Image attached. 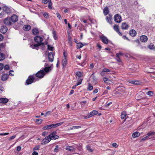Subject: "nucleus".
Instances as JSON below:
<instances>
[{
	"instance_id": "obj_58",
	"label": "nucleus",
	"mask_w": 155,
	"mask_h": 155,
	"mask_svg": "<svg viewBox=\"0 0 155 155\" xmlns=\"http://www.w3.org/2000/svg\"><path fill=\"white\" fill-rule=\"evenodd\" d=\"M149 137L148 136V135H147L146 137H143V138L141 140V141H143V140H146L148 138H149Z\"/></svg>"
},
{
	"instance_id": "obj_15",
	"label": "nucleus",
	"mask_w": 155,
	"mask_h": 155,
	"mask_svg": "<svg viewBox=\"0 0 155 155\" xmlns=\"http://www.w3.org/2000/svg\"><path fill=\"white\" fill-rule=\"evenodd\" d=\"M23 29L25 31H29L31 29V27L29 25H26L23 26Z\"/></svg>"
},
{
	"instance_id": "obj_5",
	"label": "nucleus",
	"mask_w": 155,
	"mask_h": 155,
	"mask_svg": "<svg viewBox=\"0 0 155 155\" xmlns=\"http://www.w3.org/2000/svg\"><path fill=\"white\" fill-rule=\"evenodd\" d=\"M43 40V39L41 37L37 36L34 38L35 41L37 43L40 44L42 43Z\"/></svg>"
},
{
	"instance_id": "obj_63",
	"label": "nucleus",
	"mask_w": 155,
	"mask_h": 155,
	"mask_svg": "<svg viewBox=\"0 0 155 155\" xmlns=\"http://www.w3.org/2000/svg\"><path fill=\"white\" fill-rule=\"evenodd\" d=\"M51 114V112L50 111H48L45 114L44 116V117H46V116L48 115H49Z\"/></svg>"
},
{
	"instance_id": "obj_50",
	"label": "nucleus",
	"mask_w": 155,
	"mask_h": 155,
	"mask_svg": "<svg viewBox=\"0 0 155 155\" xmlns=\"http://www.w3.org/2000/svg\"><path fill=\"white\" fill-rule=\"evenodd\" d=\"M110 71V70L107 68H104L102 70V71L103 72H108Z\"/></svg>"
},
{
	"instance_id": "obj_4",
	"label": "nucleus",
	"mask_w": 155,
	"mask_h": 155,
	"mask_svg": "<svg viewBox=\"0 0 155 155\" xmlns=\"http://www.w3.org/2000/svg\"><path fill=\"white\" fill-rule=\"evenodd\" d=\"M56 134L57 132L55 131H54L50 134L49 136L51 140H55L59 138V136L56 135Z\"/></svg>"
},
{
	"instance_id": "obj_23",
	"label": "nucleus",
	"mask_w": 155,
	"mask_h": 155,
	"mask_svg": "<svg viewBox=\"0 0 155 155\" xmlns=\"http://www.w3.org/2000/svg\"><path fill=\"white\" fill-rule=\"evenodd\" d=\"M112 18L111 16L110 15H109V16H107L106 17V20L107 21V22L109 23L110 24H111V19Z\"/></svg>"
},
{
	"instance_id": "obj_52",
	"label": "nucleus",
	"mask_w": 155,
	"mask_h": 155,
	"mask_svg": "<svg viewBox=\"0 0 155 155\" xmlns=\"http://www.w3.org/2000/svg\"><path fill=\"white\" fill-rule=\"evenodd\" d=\"M4 69L5 70H8L9 69V67L8 65H6L4 67Z\"/></svg>"
},
{
	"instance_id": "obj_45",
	"label": "nucleus",
	"mask_w": 155,
	"mask_h": 155,
	"mask_svg": "<svg viewBox=\"0 0 155 155\" xmlns=\"http://www.w3.org/2000/svg\"><path fill=\"white\" fill-rule=\"evenodd\" d=\"M44 139L46 140H47L49 142H50L51 140L49 135L46 137Z\"/></svg>"
},
{
	"instance_id": "obj_28",
	"label": "nucleus",
	"mask_w": 155,
	"mask_h": 155,
	"mask_svg": "<svg viewBox=\"0 0 155 155\" xmlns=\"http://www.w3.org/2000/svg\"><path fill=\"white\" fill-rule=\"evenodd\" d=\"M67 64V61L66 58H64L63 59L62 61V66L64 67L66 66Z\"/></svg>"
},
{
	"instance_id": "obj_37",
	"label": "nucleus",
	"mask_w": 155,
	"mask_h": 155,
	"mask_svg": "<svg viewBox=\"0 0 155 155\" xmlns=\"http://www.w3.org/2000/svg\"><path fill=\"white\" fill-rule=\"evenodd\" d=\"M76 75L79 78H80L82 76L81 72L79 71L77 72L76 73Z\"/></svg>"
},
{
	"instance_id": "obj_60",
	"label": "nucleus",
	"mask_w": 155,
	"mask_h": 155,
	"mask_svg": "<svg viewBox=\"0 0 155 155\" xmlns=\"http://www.w3.org/2000/svg\"><path fill=\"white\" fill-rule=\"evenodd\" d=\"M42 2L45 4H46L48 2V0H42Z\"/></svg>"
},
{
	"instance_id": "obj_44",
	"label": "nucleus",
	"mask_w": 155,
	"mask_h": 155,
	"mask_svg": "<svg viewBox=\"0 0 155 155\" xmlns=\"http://www.w3.org/2000/svg\"><path fill=\"white\" fill-rule=\"evenodd\" d=\"M41 45L40 44L37 43L36 44H35L34 45V46L35 47V48L37 50H38V47Z\"/></svg>"
},
{
	"instance_id": "obj_39",
	"label": "nucleus",
	"mask_w": 155,
	"mask_h": 155,
	"mask_svg": "<svg viewBox=\"0 0 155 155\" xmlns=\"http://www.w3.org/2000/svg\"><path fill=\"white\" fill-rule=\"evenodd\" d=\"M116 58L117 61L118 62H121V60L120 57L118 56V54H116Z\"/></svg>"
},
{
	"instance_id": "obj_17",
	"label": "nucleus",
	"mask_w": 155,
	"mask_h": 155,
	"mask_svg": "<svg viewBox=\"0 0 155 155\" xmlns=\"http://www.w3.org/2000/svg\"><path fill=\"white\" fill-rule=\"evenodd\" d=\"M51 69L52 68L51 67L49 66L45 67L43 70L44 71L45 74L46 73L49 72Z\"/></svg>"
},
{
	"instance_id": "obj_19",
	"label": "nucleus",
	"mask_w": 155,
	"mask_h": 155,
	"mask_svg": "<svg viewBox=\"0 0 155 155\" xmlns=\"http://www.w3.org/2000/svg\"><path fill=\"white\" fill-rule=\"evenodd\" d=\"M8 101V99L6 98H0V103L2 104H5Z\"/></svg>"
},
{
	"instance_id": "obj_35",
	"label": "nucleus",
	"mask_w": 155,
	"mask_h": 155,
	"mask_svg": "<svg viewBox=\"0 0 155 155\" xmlns=\"http://www.w3.org/2000/svg\"><path fill=\"white\" fill-rule=\"evenodd\" d=\"M49 142H48L47 140H45L44 139L42 140V141L41 142V144L42 145H43L45 144L48 143Z\"/></svg>"
},
{
	"instance_id": "obj_26",
	"label": "nucleus",
	"mask_w": 155,
	"mask_h": 155,
	"mask_svg": "<svg viewBox=\"0 0 155 155\" xmlns=\"http://www.w3.org/2000/svg\"><path fill=\"white\" fill-rule=\"evenodd\" d=\"M103 12L104 14L105 15H107L108 14L109 12V11L108 7H106L104 8L103 11Z\"/></svg>"
},
{
	"instance_id": "obj_36",
	"label": "nucleus",
	"mask_w": 155,
	"mask_h": 155,
	"mask_svg": "<svg viewBox=\"0 0 155 155\" xmlns=\"http://www.w3.org/2000/svg\"><path fill=\"white\" fill-rule=\"evenodd\" d=\"M87 89L89 91H91L93 89V86L90 83H89Z\"/></svg>"
},
{
	"instance_id": "obj_30",
	"label": "nucleus",
	"mask_w": 155,
	"mask_h": 155,
	"mask_svg": "<svg viewBox=\"0 0 155 155\" xmlns=\"http://www.w3.org/2000/svg\"><path fill=\"white\" fill-rule=\"evenodd\" d=\"M148 48L151 50H155V46L153 44H151L148 46Z\"/></svg>"
},
{
	"instance_id": "obj_47",
	"label": "nucleus",
	"mask_w": 155,
	"mask_h": 155,
	"mask_svg": "<svg viewBox=\"0 0 155 155\" xmlns=\"http://www.w3.org/2000/svg\"><path fill=\"white\" fill-rule=\"evenodd\" d=\"M81 128L80 126H74L71 127V129H77Z\"/></svg>"
},
{
	"instance_id": "obj_16",
	"label": "nucleus",
	"mask_w": 155,
	"mask_h": 155,
	"mask_svg": "<svg viewBox=\"0 0 155 155\" xmlns=\"http://www.w3.org/2000/svg\"><path fill=\"white\" fill-rule=\"evenodd\" d=\"M130 35L132 37H134L136 36L137 32L134 30H131L129 31Z\"/></svg>"
},
{
	"instance_id": "obj_10",
	"label": "nucleus",
	"mask_w": 155,
	"mask_h": 155,
	"mask_svg": "<svg viewBox=\"0 0 155 155\" xmlns=\"http://www.w3.org/2000/svg\"><path fill=\"white\" fill-rule=\"evenodd\" d=\"M147 37L144 35H142L140 37V40L141 41L143 42H146L148 40Z\"/></svg>"
},
{
	"instance_id": "obj_2",
	"label": "nucleus",
	"mask_w": 155,
	"mask_h": 155,
	"mask_svg": "<svg viewBox=\"0 0 155 155\" xmlns=\"http://www.w3.org/2000/svg\"><path fill=\"white\" fill-rule=\"evenodd\" d=\"M45 75V72L43 70L39 71L36 74L35 76L39 78H43Z\"/></svg>"
},
{
	"instance_id": "obj_6",
	"label": "nucleus",
	"mask_w": 155,
	"mask_h": 155,
	"mask_svg": "<svg viewBox=\"0 0 155 155\" xmlns=\"http://www.w3.org/2000/svg\"><path fill=\"white\" fill-rule=\"evenodd\" d=\"M5 24L7 25H10L12 24V22L11 18L9 17H7L4 20Z\"/></svg>"
},
{
	"instance_id": "obj_25",
	"label": "nucleus",
	"mask_w": 155,
	"mask_h": 155,
	"mask_svg": "<svg viewBox=\"0 0 155 155\" xmlns=\"http://www.w3.org/2000/svg\"><path fill=\"white\" fill-rule=\"evenodd\" d=\"M98 113V112L97 111L95 110H93L89 114L91 117L97 114Z\"/></svg>"
},
{
	"instance_id": "obj_7",
	"label": "nucleus",
	"mask_w": 155,
	"mask_h": 155,
	"mask_svg": "<svg viewBox=\"0 0 155 155\" xmlns=\"http://www.w3.org/2000/svg\"><path fill=\"white\" fill-rule=\"evenodd\" d=\"M12 23L15 22H17L18 20V17L15 15H13L10 18Z\"/></svg>"
},
{
	"instance_id": "obj_51",
	"label": "nucleus",
	"mask_w": 155,
	"mask_h": 155,
	"mask_svg": "<svg viewBox=\"0 0 155 155\" xmlns=\"http://www.w3.org/2000/svg\"><path fill=\"white\" fill-rule=\"evenodd\" d=\"M86 147H87V149L88 151H90L91 152H92L93 150H92V149H91V147L90 146H89L88 145Z\"/></svg>"
},
{
	"instance_id": "obj_8",
	"label": "nucleus",
	"mask_w": 155,
	"mask_h": 155,
	"mask_svg": "<svg viewBox=\"0 0 155 155\" xmlns=\"http://www.w3.org/2000/svg\"><path fill=\"white\" fill-rule=\"evenodd\" d=\"M2 9L7 14H9L11 13L10 9L6 6L2 7Z\"/></svg>"
},
{
	"instance_id": "obj_33",
	"label": "nucleus",
	"mask_w": 155,
	"mask_h": 155,
	"mask_svg": "<svg viewBox=\"0 0 155 155\" xmlns=\"http://www.w3.org/2000/svg\"><path fill=\"white\" fill-rule=\"evenodd\" d=\"M48 8L50 9H51L52 8V3L51 1V0H48Z\"/></svg>"
},
{
	"instance_id": "obj_59",
	"label": "nucleus",
	"mask_w": 155,
	"mask_h": 155,
	"mask_svg": "<svg viewBox=\"0 0 155 155\" xmlns=\"http://www.w3.org/2000/svg\"><path fill=\"white\" fill-rule=\"evenodd\" d=\"M112 146L114 147H118V145H117V144L116 143H113L112 144Z\"/></svg>"
},
{
	"instance_id": "obj_3",
	"label": "nucleus",
	"mask_w": 155,
	"mask_h": 155,
	"mask_svg": "<svg viewBox=\"0 0 155 155\" xmlns=\"http://www.w3.org/2000/svg\"><path fill=\"white\" fill-rule=\"evenodd\" d=\"M114 21L117 23H120L122 20L121 16L119 14L115 15L114 16Z\"/></svg>"
},
{
	"instance_id": "obj_55",
	"label": "nucleus",
	"mask_w": 155,
	"mask_h": 155,
	"mask_svg": "<svg viewBox=\"0 0 155 155\" xmlns=\"http://www.w3.org/2000/svg\"><path fill=\"white\" fill-rule=\"evenodd\" d=\"M40 44L41 45H42V49L43 50H44L45 48V47L44 43L42 42Z\"/></svg>"
},
{
	"instance_id": "obj_11",
	"label": "nucleus",
	"mask_w": 155,
	"mask_h": 155,
	"mask_svg": "<svg viewBox=\"0 0 155 155\" xmlns=\"http://www.w3.org/2000/svg\"><path fill=\"white\" fill-rule=\"evenodd\" d=\"M113 28L114 30L117 33L120 35H122V34L119 31V26L118 25H115L114 26Z\"/></svg>"
},
{
	"instance_id": "obj_49",
	"label": "nucleus",
	"mask_w": 155,
	"mask_h": 155,
	"mask_svg": "<svg viewBox=\"0 0 155 155\" xmlns=\"http://www.w3.org/2000/svg\"><path fill=\"white\" fill-rule=\"evenodd\" d=\"M43 120L41 119H38L36 120V122H38V124H41L42 121Z\"/></svg>"
},
{
	"instance_id": "obj_40",
	"label": "nucleus",
	"mask_w": 155,
	"mask_h": 155,
	"mask_svg": "<svg viewBox=\"0 0 155 155\" xmlns=\"http://www.w3.org/2000/svg\"><path fill=\"white\" fill-rule=\"evenodd\" d=\"M60 148L58 147V145H56L55 146V148L54 149V152L56 153H57L58 152Z\"/></svg>"
},
{
	"instance_id": "obj_32",
	"label": "nucleus",
	"mask_w": 155,
	"mask_h": 155,
	"mask_svg": "<svg viewBox=\"0 0 155 155\" xmlns=\"http://www.w3.org/2000/svg\"><path fill=\"white\" fill-rule=\"evenodd\" d=\"M5 59V55L3 53H0V61Z\"/></svg>"
},
{
	"instance_id": "obj_62",
	"label": "nucleus",
	"mask_w": 155,
	"mask_h": 155,
	"mask_svg": "<svg viewBox=\"0 0 155 155\" xmlns=\"http://www.w3.org/2000/svg\"><path fill=\"white\" fill-rule=\"evenodd\" d=\"M21 149V147L20 146H18L17 147V150L18 151H19Z\"/></svg>"
},
{
	"instance_id": "obj_46",
	"label": "nucleus",
	"mask_w": 155,
	"mask_h": 155,
	"mask_svg": "<svg viewBox=\"0 0 155 155\" xmlns=\"http://www.w3.org/2000/svg\"><path fill=\"white\" fill-rule=\"evenodd\" d=\"M42 129L44 130H46L47 129H50V128L49 125H47L45 126L44 127H43Z\"/></svg>"
},
{
	"instance_id": "obj_20",
	"label": "nucleus",
	"mask_w": 155,
	"mask_h": 155,
	"mask_svg": "<svg viewBox=\"0 0 155 155\" xmlns=\"http://www.w3.org/2000/svg\"><path fill=\"white\" fill-rule=\"evenodd\" d=\"M65 149L67 150L72 152L74 151L75 149L74 148L71 146L66 147Z\"/></svg>"
},
{
	"instance_id": "obj_41",
	"label": "nucleus",
	"mask_w": 155,
	"mask_h": 155,
	"mask_svg": "<svg viewBox=\"0 0 155 155\" xmlns=\"http://www.w3.org/2000/svg\"><path fill=\"white\" fill-rule=\"evenodd\" d=\"M54 38L55 40H56L57 38V37L56 35V32L55 31H53L52 32Z\"/></svg>"
},
{
	"instance_id": "obj_18",
	"label": "nucleus",
	"mask_w": 155,
	"mask_h": 155,
	"mask_svg": "<svg viewBox=\"0 0 155 155\" xmlns=\"http://www.w3.org/2000/svg\"><path fill=\"white\" fill-rule=\"evenodd\" d=\"M129 26L126 23L124 22L122 24L121 28L123 29H127L128 28Z\"/></svg>"
},
{
	"instance_id": "obj_42",
	"label": "nucleus",
	"mask_w": 155,
	"mask_h": 155,
	"mask_svg": "<svg viewBox=\"0 0 155 155\" xmlns=\"http://www.w3.org/2000/svg\"><path fill=\"white\" fill-rule=\"evenodd\" d=\"M153 92L152 91H149L147 93V94L149 96H152L153 94Z\"/></svg>"
},
{
	"instance_id": "obj_27",
	"label": "nucleus",
	"mask_w": 155,
	"mask_h": 155,
	"mask_svg": "<svg viewBox=\"0 0 155 155\" xmlns=\"http://www.w3.org/2000/svg\"><path fill=\"white\" fill-rule=\"evenodd\" d=\"M140 133L138 132H135L132 134V137L134 138H136L140 135Z\"/></svg>"
},
{
	"instance_id": "obj_54",
	"label": "nucleus",
	"mask_w": 155,
	"mask_h": 155,
	"mask_svg": "<svg viewBox=\"0 0 155 155\" xmlns=\"http://www.w3.org/2000/svg\"><path fill=\"white\" fill-rule=\"evenodd\" d=\"M56 15L57 16V17L59 19H62V17L61 15L58 12L56 13Z\"/></svg>"
},
{
	"instance_id": "obj_43",
	"label": "nucleus",
	"mask_w": 155,
	"mask_h": 155,
	"mask_svg": "<svg viewBox=\"0 0 155 155\" xmlns=\"http://www.w3.org/2000/svg\"><path fill=\"white\" fill-rule=\"evenodd\" d=\"M155 134V132H151L148 133L147 134V135H148L149 137Z\"/></svg>"
},
{
	"instance_id": "obj_1",
	"label": "nucleus",
	"mask_w": 155,
	"mask_h": 155,
	"mask_svg": "<svg viewBox=\"0 0 155 155\" xmlns=\"http://www.w3.org/2000/svg\"><path fill=\"white\" fill-rule=\"evenodd\" d=\"M35 80V77L33 75L29 76L26 81V84L29 85L32 83Z\"/></svg>"
},
{
	"instance_id": "obj_9",
	"label": "nucleus",
	"mask_w": 155,
	"mask_h": 155,
	"mask_svg": "<svg viewBox=\"0 0 155 155\" xmlns=\"http://www.w3.org/2000/svg\"><path fill=\"white\" fill-rule=\"evenodd\" d=\"M100 38L104 43L105 44L108 43V40L106 37L104 36H100Z\"/></svg>"
},
{
	"instance_id": "obj_12",
	"label": "nucleus",
	"mask_w": 155,
	"mask_h": 155,
	"mask_svg": "<svg viewBox=\"0 0 155 155\" xmlns=\"http://www.w3.org/2000/svg\"><path fill=\"white\" fill-rule=\"evenodd\" d=\"M63 122L58 123L56 124H51L49 125L50 129L52 128H54L57 127L60 125H61L63 124Z\"/></svg>"
},
{
	"instance_id": "obj_53",
	"label": "nucleus",
	"mask_w": 155,
	"mask_h": 155,
	"mask_svg": "<svg viewBox=\"0 0 155 155\" xmlns=\"http://www.w3.org/2000/svg\"><path fill=\"white\" fill-rule=\"evenodd\" d=\"M103 80L105 83H107V81H110L108 78L106 77H104L103 78Z\"/></svg>"
},
{
	"instance_id": "obj_14",
	"label": "nucleus",
	"mask_w": 155,
	"mask_h": 155,
	"mask_svg": "<svg viewBox=\"0 0 155 155\" xmlns=\"http://www.w3.org/2000/svg\"><path fill=\"white\" fill-rule=\"evenodd\" d=\"M7 30L8 28L7 27L5 26H2L0 29V31L2 33H5L7 32Z\"/></svg>"
},
{
	"instance_id": "obj_22",
	"label": "nucleus",
	"mask_w": 155,
	"mask_h": 155,
	"mask_svg": "<svg viewBox=\"0 0 155 155\" xmlns=\"http://www.w3.org/2000/svg\"><path fill=\"white\" fill-rule=\"evenodd\" d=\"M8 78V74H3L2 77V80L3 81H6Z\"/></svg>"
},
{
	"instance_id": "obj_31",
	"label": "nucleus",
	"mask_w": 155,
	"mask_h": 155,
	"mask_svg": "<svg viewBox=\"0 0 155 155\" xmlns=\"http://www.w3.org/2000/svg\"><path fill=\"white\" fill-rule=\"evenodd\" d=\"M127 114L125 112H122L121 115V117L122 119H123L125 118Z\"/></svg>"
},
{
	"instance_id": "obj_56",
	"label": "nucleus",
	"mask_w": 155,
	"mask_h": 155,
	"mask_svg": "<svg viewBox=\"0 0 155 155\" xmlns=\"http://www.w3.org/2000/svg\"><path fill=\"white\" fill-rule=\"evenodd\" d=\"M44 16L46 18H47L48 17V15L47 13H45L43 14Z\"/></svg>"
},
{
	"instance_id": "obj_21",
	"label": "nucleus",
	"mask_w": 155,
	"mask_h": 155,
	"mask_svg": "<svg viewBox=\"0 0 155 155\" xmlns=\"http://www.w3.org/2000/svg\"><path fill=\"white\" fill-rule=\"evenodd\" d=\"M5 45L4 43H2L0 44V53L2 52V51H4L5 49Z\"/></svg>"
},
{
	"instance_id": "obj_34",
	"label": "nucleus",
	"mask_w": 155,
	"mask_h": 155,
	"mask_svg": "<svg viewBox=\"0 0 155 155\" xmlns=\"http://www.w3.org/2000/svg\"><path fill=\"white\" fill-rule=\"evenodd\" d=\"M78 81L76 84V85H77V86H78L81 84L82 81L83 80V79L82 78H78Z\"/></svg>"
},
{
	"instance_id": "obj_48",
	"label": "nucleus",
	"mask_w": 155,
	"mask_h": 155,
	"mask_svg": "<svg viewBox=\"0 0 155 155\" xmlns=\"http://www.w3.org/2000/svg\"><path fill=\"white\" fill-rule=\"evenodd\" d=\"M53 48V47L51 46L50 45H48V49L50 51H52Z\"/></svg>"
},
{
	"instance_id": "obj_24",
	"label": "nucleus",
	"mask_w": 155,
	"mask_h": 155,
	"mask_svg": "<svg viewBox=\"0 0 155 155\" xmlns=\"http://www.w3.org/2000/svg\"><path fill=\"white\" fill-rule=\"evenodd\" d=\"M32 32L34 35H37L39 33L38 30L36 28L33 29L32 30Z\"/></svg>"
},
{
	"instance_id": "obj_13",
	"label": "nucleus",
	"mask_w": 155,
	"mask_h": 155,
	"mask_svg": "<svg viewBox=\"0 0 155 155\" xmlns=\"http://www.w3.org/2000/svg\"><path fill=\"white\" fill-rule=\"evenodd\" d=\"M54 54L52 52H50L48 54V59L50 62H52L54 60Z\"/></svg>"
},
{
	"instance_id": "obj_38",
	"label": "nucleus",
	"mask_w": 155,
	"mask_h": 155,
	"mask_svg": "<svg viewBox=\"0 0 155 155\" xmlns=\"http://www.w3.org/2000/svg\"><path fill=\"white\" fill-rule=\"evenodd\" d=\"M130 82L131 84H135V85H138L139 84V82L137 81H130Z\"/></svg>"
},
{
	"instance_id": "obj_29",
	"label": "nucleus",
	"mask_w": 155,
	"mask_h": 155,
	"mask_svg": "<svg viewBox=\"0 0 155 155\" xmlns=\"http://www.w3.org/2000/svg\"><path fill=\"white\" fill-rule=\"evenodd\" d=\"M84 46L83 44L81 42H79L77 43L76 48L77 49L80 48H82Z\"/></svg>"
},
{
	"instance_id": "obj_64",
	"label": "nucleus",
	"mask_w": 155,
	"mask_h": 155,
	"mask_svg": "<svg viewBox=\"0 0 155 155\" xmlns=\"http://www.w3.org/2000/svg\"><path fill=\"white\" fill-rule=\"evenodd\" d=\"M38 153L36 151H34L32 153V155H38Z\"/></svg>"
},
{
	"instance_id": "obj_57",
	"label": "nucleus",
	"mask_w": 155,
	"mask_h": 155,
	"mask_svg": "<svg viewBox=\"0 0 155 155\" xmlns=\"http://www.w3.org/2000/svg\"><path fill=\"white\" fill-rule=\"evenodd\" d=\"M40 148V147L38 146H36L33 149V150H39Z\"/></svg>"
},
{
	"instance_id": "obj_61",
	"label": "nucleus",
	"mask_w": 155,
	"mask_h": 155,
	"mask_svg": "<svg viewBox=\"0 0 155 155\" xmlns=\"http://www.w3.org/2000/svg\"><path fill=\"white\" fill-rule=\"evenodd\" d=\"M3 68V64L2 63H0V71L2 70Z\"/></svg>"
}]
</instances>
